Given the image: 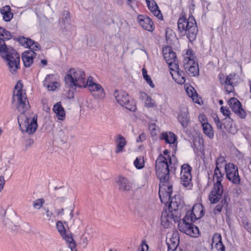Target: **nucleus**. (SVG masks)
<instances>
[{"instance_id": "obj_23", "label": "nucleus", "mask_w": 251, "mask_h": 251, "mask_svg": "<svg viewBox=\"0 0 251 251\" xmlns=\"http://www.w3.org/2000/svg\"><path fill=\"white\" fill-rule=\"evenodd\" d=\"M235 76V75L230 74L226 77L225 80L223 79V81L222 79V75H220V82L222 84L224 83H225V90L228 94L233 92L234 91L233 83Z\"/></svg>"}, {"instance_id": "obj_45", "label": "nucleus", "mask_w": 251, "mask_h": 251, "mask_svg": "<svg viewBox=\"0 0 251 251\" xmlns=\"http://www.w3.org/2000/svg\"><path fill=\"white\" fill-rule=\"evenodd\" d=\"M169 66L170 69V73L172 75V73L173 72H177L179 70L178 68V65L177 62L176 60L175 61H172L171 63H167Z\"/></svg>"}, {"instance_id": "obj_55", "label": "nucleus", "mask_w": 251, "mask_h": 251, "mask_svg": "<svg viewBox=\"0 0 251 251\" xmlns=\"http://www.w3.org/2000/svg\"><path fill=\"white\" fill-rule=\"evenodd\" d=\"M146 138V135L145 133L142 132L141 133L139 136L137 138L136 141L137 142H142L143 141L145 140Z\"/></svg>"}, {"instance_id": "obj_32", "label": "nucleus", "mask_w": 251, "mask_h": 251, "mask_svg": "<svg viewBox=\"0 0 251 251\" xmlns=\"http://www.w3.org/2000/svg\"><path fill=\"white\" fill-rule=\"evenodd\" d=\"M0 13L3 16V20L5 22H9L13 17V14L11 11V8L8 5L3 6L0 9Z\"/></svg>"}, {"instance_id": "obj_61", "label": "nucleus", "mask_w": 251, "mask_h": 251, "mask_svg": "<svg viewBox=\"0 0 251 251\" xmlns=\"http://www.w3.org/2000/svg\"><path fill=\"white\" fill-rule=\"evenodd\" d=\"M63 213H64L63 208H61V209H59L57 212V214L58 215H63Z\"/></svg>"}, {"instance_id": "obj_10", "label": "nucleus", "mask_w": 251, "mask_h": 251, "mask_svg": "<svg viewBox=\"0 0 251 251\" xmlns=\"http://www.w3.org/2000/svg\"><path fill=\"white\" fill-rule=\"evenodd\" d=\"M179 217V213H175L168 209L164 210L161 217V225L164 228H171Z\"/></svg>"}, {"instance_id": "obj_21", "label": "nucleus", "mask_w": 251, "mask_h": 251, "mask_svg": "<svg viewBox=\"0 0 251 251\" xmlns=\"http://www.w3.org/2000/svg\"><path fill=\"white\" fill-rule=\"evenodd\" d=\"M116 184L118 190L121 192H127L132 188V185L128 178L122 176L117 177Z\"/></svg>"}, {"instance_id": "obj_42", "label": "nucleus", "mask_w": 251, "mask_h": 251, "mask_svg": "<svg viewBox=\"0 0 251 251\" xmlns=\"http://www.w3.org/2000/svg\"><path fill=\"white\" fill-rule=\"evenodd\" d=\"M133 164L134 166L137 169H142L144 167L145 164L144 157L141 156L136 157L133 162Z\"/></svg>"}, {"instance_id": "obj_37", "label": "nucleus", "mask_w": 251, "mask_h": 251, "mask_svg": "<svg viewBox=\"0 0 251 251\" xmlns=\"http://www.w3.org/2000/svg\"><path fill=\"white\" fill-rule=\"evenodd\" d=\"M180 179L181 183L184 187L188 189L191 188L192 187V176H180Z\"/></svg>"}, {"instance_id": "obj_40", "label": "nucleus", "mask_w": 251, "mask_h": 251, "mask_svg": "<svg viewBox=\"0 0 251 251\" xmlns=\"http://www.w3.org/2000/svg\"><path fill=\"white\" fill-rule=\"evenodd\" d=\"M9 162V161H8V162H3L1 163V167L0 168V173L1 174L2 176H11V174L9 171L10 167L9 164H8Z\"/></svg>"}, {"instance_id": "obj_38", "label": "nucleus", "mask_w": 251, "mask_h": 251, "mask_svg": "<svg viewBox=\"0 0 251 251\" xmlns=\"http://www.w3.org/2000/svg\"><path fill=\"white\" fill-rule=\"evenodd\" d=\"M142 74L143 78L146 81V83L149 84L151 88H154L155 87V85L153 83L151 76L148 75L147 71L145 68L142 69Z\"/></svg>"}, {"instance_id": "obj_1", "label": "nucleus", "mask_w": 251, "mask_h": 251, "mask_svg": "<svg viewBox=\"0 0 251 251\" xmlns=\"http://www.w3.org/2000/svg\"><path fill=\"white\" fill-rule=\"evenodd\" d=\"M12 102L20 113L18 120L22 132L28 134H33L38 127L37 118L28 111L29 103L21 81H18L15 86Z\"/></svg>"}, {"instance_id": "obj_18", "label": "nucleus", "mask_w": 251, "mask_h": 251, "mask_svg": "<svg viewBox=\"0 0 251 251\" xmlns=\"http://www.w3.org/2000/svg\"><path fill=\"white\" fill-rule=\"evenodd\" d=\"M177 119L183 128L188 127L190 124V117L187 108L183 106L179 108Z\"/></svg>"}, {"instance_id": "obj_57", "label": "nucleus", "mask_w": 251, "mask_h": 251, "mask_svg": "<svg viewBox=\"0 0 251 251\" xmlns=\"http://www.w3.org/2000/svg\"><path fill=\"white\" fill-rule=\"evenodd\" d=\"M126 3L131 8H133L135 3V0H126Z\"/></svg>"}, {"instance_id": "obj_3", "label": "nucleus", "mask_w": 251, "mask_h": 251, "mask_svg": "<svg viewBox=\"0 0 251 251\" xmlns=\"http://www.w3.org/2000/svg\"><path fill=\"white\" fill-rule=\"evenodd\" d=\"M0 54L4 58L9 71L15 74L20 69V57L16 51L5 44L0 47Z\"/></svg>"}, {"instance_id": "obj_11", "label": "nucleus", "mask_w": 251, "mask_h": 251, "mask_svg": "<svg viewBox=\"0 0 251 251\" xmlns=\"http://www.w3.org/2000/svg\"><path fill=\"white\" fill-rule=\"evenodd\" d=\"M56 226L58 232L61 237L68 243L72 251H76L75 243L74 241L72 235L69 231L66 230L64 224L62 221H58Z\"/></svg>"}, {"instance_id": "obj_34", "label": "nucleus", "mask_w": 251, "mask_h": 251, "mask_svg": "<svg viewBox=\"0 0 251 251\" xmlns=\"http://www.w3.org/2000/svg\"><path fill=\"white\" fill-rule=\"evenodd\" d=\"M223 175L222 174L220 169L215 168L213 175V182L215 185H222L221 182L223 180Z\"/></svg>"}, {"instance_id": "obj_15", "label": "nucleus", "mask_w": 251, "mask_h": 251, "mask_svg": "<svg viewBox=\"0 0 251 251\" xmlns=\"http://www.w3.org/2000/svg\"><path fill=\"white\" fill-rule=\"evenodd\" d=\"M223 186L222 185H215L210 191L208 200L211 203H216L222 200Z\"/></svg>"}, {"instance_id": "obj_50", "label": "nucleus", "mask_w": 251, "mask_h": 251, "mask_svg": "<svg viewBox=\"0 0 251 251\" xmlns=\"http://www.w3.org/2000/svg\"><path fill=\"white\" fill-rule=\"evenodd\" d=\"M221 112L224 116L226 117L229 116V115L230 114V111H229V110L228 108L225 107L224 106H222L221 107Z\"/></svg>"}, {"instance_id": "obj_12", "label": "nucleus", "mask_w": 251, "mask_h": 251, "mask_svg": "<svg viewBox=\"0 0 251 251\" xmlns=\"http://www.w3.org/2000/svg\"><path fill=\"white\" fill-rule=\"evenodd\" d=\"M227 178L232 183L239 185L241 183L238 168L232 163H229L225 170Z\"/></svg>"}, {"instance_id": "obj_29", "label": "nucleus", "mask_w": 251, "mask_h": 251, "mask_svg": "<svg viewBox=\"0 0 251 251\" xmlns=\"http://www.w3.org/2000/svg\"><path fill=\"white\" fill-rule=\"evenodd\" d=\"M184 87L188 96L191 98L195 103L201 104V100L199 98L195 89L191 86L185 85Z\"/></svg>"}, {"instance_id": "obj_35", "label": "nucleus", "mask_w": 251, "mask_h": 251, "mask_svg": "<svg viewBox=\"0 0 251 251\" xmlns=\"http://www.w3.org/2000/svg\"><path fill=\"white\" fill-rule=\"evenodd\" d=\"M202 127L203 133L209 138H213L214 131L211 126L208 123H202Z\"/></svg>"}, {"instance_id": "obj_51", "label": "nucleus", "mask_w": 251, "mask_h": 251, "mask_svg": "<svg viewBox=\"0 0 251 251\" xmlns=\"http://www.w3.org/2000/svg\"><path fill=\"white\" fill-rule=\"evenodd\" d=\"M169 151L167 150H165L164 151L163 154H160V155H163L165 158H166L167 159H169V161L170 163H172V158L170 157V155L169 154Z\"/></svg>"}, {"instance_id": "obj_7", "label": "nucleus", "mask_w": 251, "mask_h": 251, "mask_svg": "<svg viewBox=\"0 0 251 251\" xmlns=\"http://www.w3.org/2000/svg\"><path fill=\"white\" fill-rule=\"evenodd\" d=\"M178 227L181 232L190 237H197L200 234L199 228L192 223L188 215H185L183 219L179 222Z\"/></svg>"}, {"instance_id": "obj_16", "label": "nucleus", "mask_w": 251, "mask_h": 251, "mask_svg": "<svg viewBox=\"0 0 251 251\" xmlns=\"http://www.w3.org/2000/svg\"><path fill=\"white\" fill-rule=\"evenodd\" d=\"M179 242V233L177 231L168 233L166 237L168 251H175Z\"/></svg>"}, {"instance_id": "obj_6", "label": "nucleus", "mask_w": 251, "mask_h": 251, "mask_svg": "<svg viewBox=\"0 0 251 251\" xmlns=\"http://www.w3.org/2000/svg\"><path fill=\"white\" fill-rule=\"evenodd\" d=\"M177 24L179 30L183 33H186L187 26L189 27L190 33L188 34V38L190 41L196 39L197 28L195 20L193 16H190L187 19L184 17H180L178 20Z\"/></svg>"}, {"instance_id": "obj_52", "label": "nucleus", "mask_w": 251, "mask_h": 251, "mask_svg": "<svg viewBox=\"0 0 251 251\" xmlns=\"http://www.w3.org/2000/svg\"><path fill=\"white\" fill-rule=\"evenodd\" d=\"M70 18V14L68 11H64L63 13L62 19L64 21V22H68Z\"/></svg>"}, {"instance_id": "obj_46", "label": "nucleus", "mask_w": 251, "mask_h": 251, "mask_svg": "<svg viewBox=\"0 0 251 251\" xmlns=\"http://www.w3.org/2000/svg\"><path fill=\"white\" fill-rule=\"evenodd\" d=\"M226 203V199L225 198L222 199L221 201V203L220 204H218L216 206V207L214 209V213L215 214L219 213L222 211L223 206Z\"/></svg>"}, {"instance_id": "obj_54", "label": "nucleus", "mask_w": 251, "mask_h": 251, "mask_svg": "<svg viewBox=\"0 0 251 251\" xmlns=\"http://www.w3.org/2000/svg\"><path fill=\"white\" fill-rule=\"evenodd\" d=\"M34 141L32 139H28L25 144V150L26 151L28 148H29L33 144Z\"/></svg>"}, {"instance_id": "obj_31", "label": "nucleus", "mask_w": 251, "mask_h": 251, "mask_svg": "<svg viewBox=\"0 0 251 251\" xmlns=\"http://www.w3.org/2000/svg\"><path fill=\"white\" fill-rule=\"evenodd\" d=\"M160 138L164 140L166 143L169 144H174L176 140V135L170 131L162 132L160 136Z\"/></svg>"}, {"instance_id": "obj_48", "label": "nucleus", "mask_w": 251, "mask_h": 251, "mask_svg": "<svg viewBox=\"0 0 251 251\" xmlns=\"http://www.w3.org/2000/svg\"><path fill=\"white\" fill-rule=\"evenodd\" d=\"M62 191H58L57 192V195H58V196L57 197V200L61 202H64L66 199H67V197H66V195L67 194V193H68V191L67 189H65V190H64L63 192L64 193V195L63 196H59V195L61 194V192Z\"/></svg>"}, {"instance_id": "obj_30", "label": "nucleus", "mask_w": 251, "mask_h": 251, "mask_svg": "<svg viewBox=\"0 0 251 251\" xmlns=\"http://www.w3.org/2000/svg\"><path fill=\"white\" fill-rule=\"evenodd\" d=\"M53 111L55 114V117L58 120L63 121L66 118V113L64 108L61 104L57 103L53 107Z\"/></svg>"}, {"instance_id": "obj_17", "label": "nucleus", "mask_w": 251, "mask_h": 251, "mask_svg": "<svg viewBox=\"0 0 251 251\" xmlns=\"http://www.w3.org/2000/svg\"><path fill=\"white\" fill-rule=\"evenodd\" d=\"M186 215L190 217L191 222L200 219L204 215L202 205L200 203L195 204L191 210L187 212Z\"/></svg>"}, {"instance_id": "obj_5", "label": "nucleus", "mask_w": 251, "mask_h": 251, "mask_svg": "<svg viewBox=\"0 0 251 251\" xmlns=\"http://www.w3.org/2000/svg\"><path fill=\"white\" fill-rule=\"evenodd\" d=\"M19 43L25 48H28L30 50L25 51L23 52L22 59L23 61L24 66L25 67H29L33 62V59L36 56L34 51L39 50L41 49L39 44L34 41L33 40L21 37L19 38Z\"/></svg>"}, {"instance_id": "obj_62", "label": "nucleus", "mask_w": 251, "mask_h": 251, "mask_svg": "<svg viewBox=\"0 0 251 251\" xmlns=\"http://www.w3.org/2000/svg\"><path fill=\"white\" fill-rule=\"evenodd\" d=\"M190 33V32L189 31V27L188 26H187V27L186 28V33H183L184 34H186L188 36V34Z\"/></svg>"}, {"instance_id": "obj_59", "label": "nucleus", "mask_w": 251, "mask_h": 251, "mask_svg": "<svg viewBox=\"0 0 251 251\" xmlns=\"http://www.w3.org/2000/svg\"><path fill=\"white\" fill-rule=\"evenodd\" d=\"M215 121L217 123V126L220 128H222V124L218 117L215 118Z\"/></svg>"}, {"instance_id": "obj_4", "label": "nucleus", "mask_w": 251, "mask_h": 251, "mask_svg": "<svg viewBox=\"0 0 251 251\" xmlns=\"http://www.w3.org/2000/svg\"><path fill=\"white\" fill-rule=\"evenodd\" d=\"M65 83L70 87L85 88L87 86V78L84 71L78 68L70 69L65 78Z\"/></svg>"}, {"instance_id": "obj_60", "label": "nucleus", "mask_w": 251, "mask_h": 251, "mask_svg": "<svg viewBox=\"0 0 251 251\" xmlns=\"http://www.w3.org/2000/svg\"><path fill=\"white\" fill-rule=\"evenodd\" d=\"M47 60L46 59H42L41 60V63L43 67L47 65Z\"/></svg>"}, {"instance_id": "obj_41", "label": "nucleus", "mask_w": 251, "mask_h": 251, "mask_svg": "<svg viewBox=\"0 0 251 251\" xmlns=\"http://www.w3.org/2000/svg\"><path fill=\"white\" fill-rule=\"evenodd\" d=\"M12 35L10 32L0 26V39L1 40H9L11 39Z\"/></svg>"}, {"instance_id": "obj_19", "label": "nucleus", "mask_w": 251, "mask_h": 251, "mask_svg": "<svg viewBox=\"0 0 251 251\" xmlns=\"http://www.w3.org/2000/svg\"><path fill=\"white\" fill-rule=\"evenodd\" d=\"M137 21L139 25L144 29L152 31L154 29L153 22L150 18L146 15H140L138 16Z\"/></svg>"}, {"instance_id": "obj_56", "label": "nucleus", "mask_w": 251, "mask_h": 251, "mask_svg": "<svg viewBox=\"0 0 251 251\" xmlns=\"http://www.w3.org/2000/svg\"><path fill=\"white\" fill-rule=\"evenodd\" d=\"M199 121L201 123V126H202V123H207L206 122V117L203 114H200L199 116Z\"/></svg>"}, {"instance_id": "obj_64", "label": "nucleus", "mask_w": 251, "mask_h": 251, "mask_svg": "<svg viewBox=\"0 0 251 251\" xmlns=\"http://www.w3.org/2000/svg\"><path fill=\"white\" fill-rule=\"evenodd\" d=\"M109 251H117V250H115V249H110V250H109Z\"/></svg>"}, {"instance_id": "obj_25", "label": "nucleus", "mask_w": 251, "mask_h": 251, "mask_svg": "<svg viewBox=\"0 0 251 251\" xmlns=\"http://www.w3.org/2000/svg\"><path fill=\"white\" fill-rule=\"evenodd\" d=\"M146 2L150 11L159 19H162V15L156 2L154 0H146Z\"/></svg>"}, {"instance_id": "obj_24", "label": "nucleus", "mask_w": 251, "mask_h": 251, "mask_svg": "<svg viewBox=\"0 0 251 251\" xmlns=\"http://www.w3.org/2000/svg\"><path fill=\"white\" fill-rule=\"evenodd\" d=\"M139 98L144 101V105L147 108H156L157 106L155 100L144 92L139 93Z\"/></svg>"}, {"instance_id": "obj_53", "label": "nucleus", "mask_w": 251, "mask_h": 251, "mask_svg": "<svg viewBox=\"0 0 251 251\" xmlns=\"http://www.w3.org/2000/svg\"><path fill=\"white\" fill-rule=\"evenodd\" d=\"M44 210L45 212L46 217L48 220H50L52 216V213L50 211L48 208H44Z\"/></svg>"}, {"instance_id": "obj_58", "label": "nucleus", "mask_w": 251, "mask_h": 251, "mask_svg": "<svg viewBox=\"0 0 251 251\" xmlns=\"http://www.w3.org/2000/svg\"><path fill=\"white\" fill-rule=\"evenodd\" d=\"M173 34H174L172 30H167L166 31V40L167 41L170 40L172 41V39H171L169 36V35H172Z\"/></svg>"}, {"instance_id": "obj_8", "label": "nucleus", "mask_w": 251, "mask_h": 251, "mask_svg": "<svg viewBox=\"0 0 251 251\" xmlns=\"http://www.w3.org/2000/svg\"><path fill=\"white\" fill-rule=\"evenodd\" d=\"M114 96L117 101L122 106L125 107L130 111L136 110V105L133 101H130L128 94L122 90H115Z\"/></svg>"}, {"instance_id": "obj_20", "label": "nucleus", "mask_w": 251, "mask_h": 251, "mask_svg": "<svg viewBox=\"0 0 251 251\" xmlns=\"http://www.w3.org/2000/svg\"><path fill=\"white\" fill-rule=\"evenodd\" d=\"M172 192L173 190L171 193H170V198L165 202L162 201L161 200V201L162 202L166 203L168 201L170 200L168 210L172 211V212L175 213H179L178 210L179 206L181 204V200L180 196L177 195H176L172 198H171V195Z\"/></svg>"}, {"instance_id": "obj_33", "label": "nucleus", "mask_w": 251, "mask_h": 251, "mask_svg": "<svg viewBox=\"0 0 251 251\" xmlns=\"http://www.w3.org/2000/svg\"><path fill=\"white\" fill-rule=\"evenodd\" d=\"M171 75L175 81L178 84H182L185 82V74L182 71L173 72Z\"/></svg>"}, {"instance_id": "obj_13", "label": "nucleus", "mask_w": 251, "mask_h": 251, "mask_svg": "<svg viewBox=\"0 0 251 251\" xmlns=\"http://www.w3.org/2000/svg\"><path fill=\"white\" fill-rule=\"evenodd\" d=\"M43 85L48 91H55L60 88L61 84L58 77L53 74H49L46 76Z\"/></svg>"}, {"instance_id": "obj_9", "label": "nucleus", "mask_w": 251, "mask_h": 251, "mask_svg": "<svg viewBox=\"0 0 251 251\" xmlns=\"http://www.w3.org/2000/svg\"><path fill=\"white\" fill-rule=\"evenodd\" d=\"M87 84L89 91L92 95L96 99H102L105 97V92L102 86L96 82L94 80L92 76H89L87 77Z\"/></svg>"}, {"instance_id": "obj_43", "label": "nucleus", "mask_w": 251, "mask_h": 251, "mask_svg": "<svg viewBox=\"0 0 251 251\" xmlns=\"http://www.w3.org/2000/svg\"><path fill=\"white\" fill-rule=\"evenodd\" d=\"M227 165V164H226L224 157L221 156L217 158L216 161V168L221 169L224 167L225 170H226V167Z\"/></svg>"}, {"instance_id": "obj_36", "label": "nucleus", "mask_w": 251, "mask_h": 251, "mask_svg": "<svg viewBox=\"0 0 251 251\" xmlns=\"http://www.w3.org/2000/svg\"><path fill=\"white\" fill-rule=\"evenodd\" d=\"M186 68L185 71L186 73L191 76H196L199 74V68L198 64H195L194 66L192 67H189L186 66Z\"/></svg>"}, {"instance_id": "obj_27", "label": "nucleus", "mask_w": 251, "mask_h": 251, "mask_svg": "<svg viewBox=\"0 0 251 251\" xmlns=\"http://www.w3.org/2000/svg\"><path fill=\"white\" fill-rule=\"evenodd\" d=\"M163 54L164 59L167 63H171L172 61L176 60V53L174 52L170 47H166L163 49Z\"/></svg>"}, {"instance_id": "obj_26", "label": "nucleus", "mask_w": 251, "mask_h": 251, "mask_svg": "<svg viewBox=\"0 0 251 251\" xmlns=\"http://www.w3.org/2000/svg\"><path fill=\"white\" fill-rule=\"evenodd\" d=\"M211 248L213 250L215 249L217 251H224L225 247L222 242V236L220 234L218 233L214 234Z\"/></svg>"}, {"instance_id": "obj_44", "label": "nucleus", "mask_w": 251, "mask_h": 251, "mask_svg": "<svg viewBox=\"0 0 251 251\" xmlns=\"http://www.w3.org/2000/svg\"><path fill=\"white\" fill-rule=\"evenodd\" d=\"M45 203V201L43 198L38 199L34 201L33 202V207L36 209H40Z\"/></svg>"}, {"instance_id": "obj_22", "label": "nucleus", "mask_w": 251, "mask_h": 251, "mask_svg": "<svg viewBox=\"0 0 251 251\" xmlns=\"http://www.w3.org/2000/svg\"><path fill=\"white\" fill-rule=\"evenodd\" d=\"M184 59L183 60L184 69L186 70V65L189 67L194 66L195 64H198L196 60L193 51L191 50H188L183 54Z\"/></svg>"}, {"instance_id": "obj_39", "label": "nucleus", "mask_w": 251, "mask_h": 251, "mask_svg": "<svg viewBox=\"0 0 251 251\" xmlns=\"http://www.w3.org/2000/svg\"><path fill=\"white\" fill-rule=\"evenodd\" d=\"M191 167L187 164H184L181 166L180 176H192Z\"/></svg>"}, {"instance_id": "obj_47", "label": "nucleus", "mask_w": 251, "mask_h": 251, "mask_svg": "<svg viewBox=\"0 0 251 251\" xmlns=\"http://www.w3.org/2000/svg\"><path fill=\"white\" fill-rule=\"evenodd\" d=\"M226 130L228 132L234 134L237 131V128L236 126L232 123H229L228 125L227 126Z\"/></svg>"}, {"instance_id": "obj_63", "label": "nucleus", "mask_w": 251, "mask_h": 251, "mask_svg": "<svg viewBox=\"0 0 251 251\" xmlns=\"http://www.w3.org/2000/svg\"><path fill=\"white\" fill-rule=\"evenodd\" d=\"M123 0H118V2L119 4H121L122 3Z\"/></svg>"}, {"instance_id": "obj_28", "label": "nucleus", "mask_w": 251, "mask_h": 251, "mask_svg": "<svg viewBox=\"0 0 251 251\" xmlns=\"http://www.w3.org/2000/svg\"><path fill=\"white\" fill-rule=\"evenodd\" d=\"M116 148L115 152L120 153L125 151V147L126 145L125 138L121 134L118 135L115 140Z\"/></svg>"}, {"instance_id": "obj_2", "label": "nucleus", "mask_w": 251, "mask_h": 251, "mask_svg": "<svg viewBox=\"0 0 251 251\" xmlns=\"http://www.w3.org/2000/svg\"><path fill=\"white\" fill-rule=\"evenodd\" d=\"M169 159L163 155H159L156 160L155 169L157 177L160 181L159 195L162 201L165 202L172 191V184L169 180Z\"/></svg>"}, {"instance_id": "obj_49", "label": "nucleus", "mask_w": 251, "mask_h": 251, "mask_svg": "<svg viewBox=\"0 0 251 251\" xmlns=\"http://www.w3.org/2000/svg\"><path fill=\"white\" fill-rule=\"evenodd\" d=\"M141 247L139 249L138 251H148L149 247L148 245L146 244L145 241H142L140 245Z\"/></svg>"}, {"instance_id": "obj_14", "label": "nucleus", "mask_w": 251, "mask_h": 251, "mask_svg": "<svg viewBox=\"0 0 251 251\" xmlns=\"http://www.w3.org/2000/svg\"><path fill=\"white\" fill-rule=\"evenodd\" d=\"M228 104L232 111L240 118L244 119L246 117V112L237 99L231 98L228 101Z\"/></svg>"}]
</instances>
